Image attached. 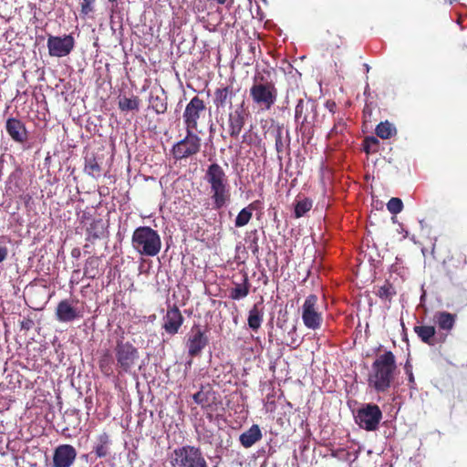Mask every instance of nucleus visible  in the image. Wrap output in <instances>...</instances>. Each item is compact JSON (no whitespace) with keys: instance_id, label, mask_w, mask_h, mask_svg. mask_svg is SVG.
Here are the masks:
<instances>
[{"instance_id":"nucleus-39","label":"nucleus","mask_w":467,"mask_h":467,"mask_svg":"<svg viewBox=\"0 0 467 467\" xmlns=\"http://www.w3.org/2000/svg\"><path fill=\"white\" fill-rule=\"evenodd\" d=\"M312 208V201L305 198L298 201L295 206V217L300 218L304 216Z\"/></svg>"},{"instance_id":"nucleus-8","label":"nucleus","mask_w":467,"mask_h":467,"mask_svg":"<svg viewBox=\"0 0 467 467\" xmlns=\"http://www.w3.org/2000/svg\"><path fill=\"white\" fill-rule=\"evenodd\" d=\"M185 130V137L176 142L171 150V152L176 161L192 157L201 150L202 140L195 133L196 130Z\"/></svg>"},{"instance_id":"nucleus-2","label":"nucleus","mask_w":467,"mask_h":467,"mask_svg":"<svg viewBox=\"0 0 467 467\" xmlns=\"http://www.w3.org/2000/svg\"><path fill=\"white\" fill-rule=\"evenodd\" d=\"M204 180L210 185L213 208L222 209L231 198L229 181L224 170L217 162H213L207 167Z\"/></svg>"},{"instance_id":"nucleus-48","label":"nucleus","mask_w":467,"mask_h":467,"mask_svg":"<svg viewBox=\"0 0 467 467\" xmlns=\"http://www.w3.org/2000/svg\"><path fill=\"white\" fill-rule=\"evenodd\" d=\"M251 248H252V252H253V254H255V253H257V252H258V244H257V241H256V239H254V240L253 241V244H252Z\"/></svg>"},{"instance_id":"nucleus-35","label":"nucleus","mask_w":467,"mask_h":467,"mask_svg":"<svg viewBox=\"0 0 467 467\" xmlns=\"http://www.w3.org/2000/svg\"><path fill=\"white\" fill-rule=\"evenodd\" d=\"M118 106L121 111L138 110L140 108V99L137 96L119 98Z\"/></svg>"},{"instance_id":"nucleus-19","label":"nucleus","mask_w":467,"mask_h":467,"mask_svg":"<svg viewBox=\"0 0 467 467\" xmlns=\"http://www.w3.org/2000/svg\"><path fill=\"white\" fill-rule=\"evenodd\" d=\"M55 314L57 320L62 323H69L82 317L81 311L74 306L69 299L58 302Z\"/></svg>"},{"instance_id":"nucleus-7","label":"nucleus","mask_w":467,"mask_h":467,"mask_svg":"<svg viewBox=\"0 0 467 467\" xmlns=\"http://www.w3.org/2000/svg\"><path fill=\"white\" fill-rule=\"evenodd\" d=\"M170 463L171 467H209L201 448L192 445L174 449Z\"/></svg>"},{"instance_id":"nucleus-50","label":"nucleus","mask_w":467,"mask_h":467,"mask_svg":"<svg viewBox=\"0 0 467 467\" xmlns=\"http://www.w3.org/2000/svg\"><path fill=\"white\" fill-rule=\"evenodd\" d=\"M371 113V110L370 109L368 108V106H366L363 109V114L366 116L367 114H369L370 115Z\"/></svg>"},{"instance_id":"nucleus-30","label":"nucleus","mask_w":467,"mask_h":467,"mask_svg":"<svg viewBox=\"0 0 467 467\" xmlns=\"http://www.w3.org/2000/svg\"><path fill=\"white\" fill-rule=\"evenodd\" d=\"M257 202V201L251 202L238 213L234 220L235 227H244L250 222L253 216V213L256 209Z\"/></svg>"},{"instance_id":"nucleus-34","label":"nucleus","mask_w":467,"mask_h":467,"mask_svg":"<svg viewBox=\"0 0 467 467\" xmlns=\"http://www.w3.org/2000/svg\"><path fill=\"white\" fill-rule=\"evenodd\" d=\"M375 130L377 136L384 140L389 139L397 133L394 125L388 120L379 123Z\"/></svg>"},{"instance_id":"nucleus-20","label":"nucleus","mask_w":467,"mask_h":467,"mask_svg":"<svg viewBox=\"0 0 467 467\" xmlns=\"http://www.w3.org/2000/svg\"><path fill=\"white\" fill-rule=\"evenodd\" d=\"M5 130L9 137L16 143L24 144L28 140L26 125L16 118H8L5 122Z\"/></svg>"},{"instance_id":"nucleus-44","label":"nucleus","mask_w":467,"mask_h":467,"mask_svg":"<svg viewBox=\"0 0 467 467\" xmlns=\"http://www.w3.org/2000/svg\"><path fill=\"white\" fill-rule=\"evenodd\" d=\"M34 326V321L30 318H24L22 321H20V327L22 330H30Z\"/></svg>"},{"instance_id":"nucleus-42","label":"nucleus","mask_w":467,"mask_h":467,"mask_svg":"<svg viewBox=\"0 0 467 467\" xmlns=\"http://www.w3.org/2000/svg\"><path fill=\"white\" fill-rule=\"evenodd\" d=\"M96 0H82L80 4V14L84 16L94 11Z\"/></svg>"},{"instance_id":"nucleus-21","label":"nucleus","mask_w":467,"mask_h":467,"mask_svg":"<svg viewBox=\"0 0 467 467\" xmlns=\"http://www.w3.org/2000/svg\"><path fill=\"white\" fill-rule=\"evenodd\" d=\"M234 96V92L232 86L217 88L213 92V105L216 110H224L227 106L231 108Z\"/></svg>"},{"instance_id":"nucleus-31","label":"nucleus","mask_w":467,"mask_h":467,"mask_svg":"<svg viewBox=\"0 0 467 467\" xmlns=\"http://www.w3.org/2000/svg\"><path fill=\"white\" fill-rule=\"evenodd\" d=\"M264 320V312L262 309H259V305L255 304L253 306V307L249 311L248 315V326L249 327L254 330L257 331Z\"/></svg>"},{"instance_id":"nucleus-47","label":"nucleus","mask_w":467,"mask_h":467,"mask_svg":"<svg viewBox=\"0 0 467 467\" xmlns=\"http://www.w3.org/2000/svg\"><path fill=\"white\" fill-rule=\"evenodd\" d=\"M81 255V252H80V249L76 247V248H73L72 251H71V256L73 258H76V259H78Z\"/></svg>"},{"instance_id":"nucleus-32","label":"nucleus","mask_w":467,"mask_h":467,"mask_svg":"<svg viewBox=\"0 0 467 467\" xmlns=\"http://www.w3.org/2000/svg\"><path fill=\"white\" fill-rule=\"evenodd\" d=\"M275 138V150L281 154L285 150V141L283 140V127L279 125H272L267 131Z\"/></svg>"},{"instance_id":"nucleus-22","label":"nucleus","mask_w":467,"mask_h":467,"mask_svg":"<svg viewBox=\"0 0 467 467\" xmlns=\"http://www.w3.org/2000/svg\"><path fill=\"white\" fill-rule=\"evenodd\" d=\"M111 444L112 441L109 434L103 431L96 436L92 446V452L96 454L97 458H106L111 452Z\"/></svg>"},{"instance_id":"nucleus-51","label":"nucleus","mask_w":467,"mask_h":467,"mask_svg":"<svg viewBox=\"0 0 467 467\" xmlns=\"http://www.w3.org/2000/svg\"><path fill=\"white\" fill-rule=\"evenodd\" d=\"M79 272H80L79 270H74V271H73V275H78V274H79Z\"/></svg>"},{"instance_id":"nucleus-5","label":"nucleus","mask_w":467,"mask_h":467,"mask_svg":"<svg viewBox=\"0 0 467 467\" xmlns=\"http://www.w3.org/2000/svg\"><path fill=\"white\" fill-rule=\"evenodd\" d=\"M132 247L143 256H156L161 249L159 233L150 226L136 228L131 236Z\"/></svg>"},{"instance_id":"nucleus-16","label":"nucleus","mask_w":467,"mask_h":467,"mask_svg":"<svg viewBox=\"0 0 467 467\" xmlns=\"http://www.w3.org/2000/svg\"><path fill=\"white\" fill-rule=\"evenodd\" d=\"M109 223L101 218L92 219L86 225V241L94 244L97 240L108 239Z\"/></svg>"},{"instance_id":"nucleus-24","label":"nucleus","mask_w":467,"mask_h":467,"mask_svg":"<svg viewBox=\"0 0 467 467\" xmlns=\"http://www.w3.org/2000/svg\"><path fill=\"white\" fill-rule=\"evenodd\" d=\"M456 319V314H451L447 311H438L433 317V320L438 327L447 332H450L454 327Z\"/></svg>"},{"instance_id":"nucleus-27","label":"nucleus","mask_w":467,"mask_h":467,"mask_svg":"<svg viewBox=\"0 0 467 467\" xmlns=\"http://www.w3.org/2000/svg\"><path fill=\"white\" fill-rule=\"evenodd\" d=\"M413 330L423 343L429 346L436 344V328L433 326H415Z\"/></svg>"},{"instance_id":"nucleus-15","label":"nucleus","mask_w":467,"mask_h":467,"mask_svg":"<svg viewBox=\"0 0 467 467\" xmlns=\"http://www.w3.org/2000/svg\"><path fill=\"white\" fill-rule=\"evenodd\" d=\"M47 45L51 57H62L72 51L75 41L70 35H66L63 37L49 36Z\"/></svg>"},{"instance_id":"nucleus-41","label":"nucleus","mask_w":467,"mask_h":467,"mask_svg":"<svg viewBox=\"0 0 467 467\" xmlns=\"http://www.w3.org/2000/svg\"><path fill=\"white\" fill-rule=\"evenodd\" d=\"M389 212L392 214L400 213L403 209V202L400 198L392 197L387 203Z\"/></svg>"},{"instance_id":"nucleus-14","label":"nucleus","mask_w":467,"mask_h":467,"mask_svg":"<svg viewBox=\"0 0 467 467\" xmlns=\"http://www.w3.org/2000/svg\"><path fill=\"white\" fill-rule=\"evenodd\" d=\"M248 116L244 103L232 109L227 115L226 130L230 137L238 138Z\"/></svg>"},{"instance_id":"nucleus-9","label":"nucleus","mask_w":467,"mask_h":467,"mask_svg":"<svg viewBox=\"0 0 467 467\" xmlns=\"http://www.w3.org/2000/svg\"><path fill=\"white\" fill-rule=\"evenodd\" d=\"M302 320L306 327L317 330L323 323V314L319 309L318 297L315 294L306 296L302 306Z\"/></svg>"},{"instance_id":"nucleus-49","label":"nucleus","mask_w":467,"mask_h":467,"mask_svg":"<svg viewBox=\"0 0 467 467\" xmlns=\"http://www.w3.org/2000/svg\"><path fill=\"white\" fill-rule=\"evenodd\" d=\"M216 2H217L218 4H220V5H225V4H227L228 2H229L230 4H232V3H233V0H216Z\"/></svg>"},{"instance_id":"nucleus-11","label":"nucleus","mask_w":467,"mask_h":467,"mask_svg":"<svg viewBox=\"0 0 467 467\" xmlns=\"http://www.w3.org/2000/svg\"><path fill=\"white\" fill-rule=\"evenodd\" d=\"M207 108L204 100L199 96H194L186 105L182 113L185 130H198V123Z\"/></svg>"},{"instance_id":"nucleus-28","label":"nucleus","mask_w":467,"mask_h":467,"mask_svg":"<svg viewBox=\"0 0 467 467\" xmlns=\"http://www.w3.org/2000/svg\"><path fill=\"white\" fill-rule=\"evenodd\" d=\"M250 283L247 274L243 275V281L240 284L234 283V287L230 291V297L234 300H239L246 297L250 292Z\"/></svg>"},{"instance_id":"nucleus-12","label":"nucleus","mask_w":467,"mask_h":467,"mask_svg":"<svg viewBox=\"0 0 467 467\" xmlns=\"http://www.w3.org/2000/svg\"><path fill=\"white\" fill-rule=\"evenodd\" d=\"M194 402L207 411V417L213 420V412L216 411L221 405L220 397L209 385L202 386L201 389L193 394Z\"/></svg>"},{"instance_id":"nucleus-23","label":"nucleus","mask_w":467,"mask_h":467,"mask_svg":"<svg viewBox=\"0 0 467 467\" xmlns=\"http://www.w3.org/2000/svg\"><path fill=\"white\" fill-rule=\"evenodd\" d=\"M263 434L257 424H253L247 431L239 436V441L244 448H250L262 440Z\"/></svg>"},{"instance_id":"nucleus-53","label":"nucleus","mask_w":467,"mask_h":467,"mask_svg":"<svg viewBox=\"0 0 467 467\" xmlns=\"http://www.w3.org/2000/svg\"><path fill=\"white\" fill-rule=\"evenodd\" d=\"M88 247H89V245H88V244H86L84 245V249H88Z\"/></svg>"},{"instance_id":"nucleus-43","label":"nucleus","mask_w":467,"mask_h":467,"mask_svg":"<svg viewBox=\"0 0 467 467\" xmlns=\"http://www.w3.org/2000/svg\"><path fill=\"white\" fill-rule=\"evenodd\" d=\"M342 45L341 37L338 36H336V40L331 43L329 40H326V46L327 49H334V48H339Z\"/></svg>"},{"instance_id":"nucleus-46","label":"nucleus","mask_w":467,"mask_h":467,"mask_svg":"<svg viewBox=\"0 0 467 467\" xmlns=\"http://www.w3.org/2000/svg\"><path fill=\"white\" fill-rule=\"evenodd\" d=\"M8 254V250L5 246L0 245V263L4 262Z\"/></svg>"},{"instance_id":"nucleus-6","label":"nucleus","mask_w":467,"mask_h":467,"mask_svg":"<svg viewBox=\"0 0 467 467\" xmlns=\"http://www.w3.org/2000/svg\"><path fill=\"white\" fill-rule=\"evenodd\" d=\"M113 355L116 369L119 375L130 374L140 359L139 349L130 341L125 340L123 336L116 340Z\"/></svg>"},{"instance_id":"nucleus-26","label":"nucleus","mask_w":467,"mask_h":467,"mask_svg":"<svg viewBox=\"0 0 467 467\" xmlns=\"http://www.w3.org/2000/svg\"><path fill=\"white\" fill-rule=\"evenodd\" d=\"M84 171L93 178H99L101 176L102 168L101 163L96 157L94 152L87 153L85 158Z\"/></svg>"},{"instance_id":"nucleus-10","label":"nucleus","mask_w":467,"mask_h":467,"mask_svg":"<svg viewBox=\"0 0 467 467\" xmlns=\"http://www.w3.org/2000/svg\"><path fill=\"white\" fill-rule=\"evenodd\" d=\"M382 419V411L376 404L368 403L357 410L355 420L357 424L368 431H376Z\"/></svg>"},{"instance_id":"nucleus-4","label":"nucleus","mask_w":467,"mask_h":467,"mask_svg":"<svg viewBox=\"0 0 467 467\" xmlns=\"http://www.w3.org/2000/svg\"><path fill=\"white\" fill-rule=\"evenodd\" d=\"M317 119V104L311 99H300L295 109L296 130L309 141L314 136V128Z\"/></svg>"},{"instance_id":"nucleus-38","label":"nucleus","mask_w":467,"mask_h":467,"mask_svg":"<svg viewBox=\"0 0 467 467\" xmlns=\"http://www.w3.org/2000/svg\"><path fill=\"white\" fill-rule=\"evenodd\" d=\"M100 371L105 376H110L113 373V359L109 352L105 353L99 360Z\"/></svg>"},{"instance_id":"nucleus-40","label":"nucleus","mask_w":467,"mask_h":467,"mask_svg":"<svg viewBox=\"0 0 467 467\" xmlns=\"http://www.w3.org/2000/svg\"><path fill=\"white\" fill-rule=\"evenodd\" d=\"M379 140L373 136L366 137L363 141V150L366 153H373L378 151Z\"/></svg>"},{"instance_id":"nucleus-29","label":"nucleus","mask_w":467,"mask_h":467,"mask_svg":"<svg viewBox=\"0 0 467 467\" xmlns=\"http://www.w3.org/2000/svg\"><path fill=\"white\" fill-rule=\"evenodd\" d=\"M375 295L383 302H390L397 291L393 284L386 280L382 285L375 286Z\"/></svg>"},{"instance_id":"nucleus-13","label":"nucleus","mask_w":467,"mask_h":467,"mask_svg":"<svg viewBox=\"0 0 467 467\" xmlns=\"http://www.w3.org/2000/svg\"><path fill=\"white\" fill-rule=\"evenodd\" d=\"M209 339L202 330L201 325L194 324L190 331L186 346L188 348V355L191 358L198 357L203 348L208 345Z\"/></svg>"},{"instance_id":"nucleus-25","label":"nucleus","mask_w":467,"mask_h":467,"mask_svg":"<svg viewBox=\"0 0 467 467\" xmlns=\"http://www.w3.org/2000/svg\"><path fill=\"white\" fill-rule=\"evenodd\" d=\"M103 273L102 261L99 256H89L84 265L83 275L88 279H95Z\"/></svg>"},{"instance_id":"nucleus-1","label":"nucleus","mask_w":467,"mask_h":467,"mask_svg":"<svg viewBox=\"0 0 467 467\" xmlns=\"http://www.w3.org/2000/svg\"><path fill=\"white\" fill-rule=\"evenodd\" d=\"M397 369L396 357L392 351L377 356L368 377V386L378 393L386 392L395 379Z\"/></svg>"},{"instance_id":"nucleus-18","label":"nucleus","mask_w":467,"mask_h":467,"mask_svg":"<svg viewBox=\"0 0 467 467\" xmlns=\"http://www.w3.org/2000/svg\"><path fill=\"white\" fill-rule=\"evenodd\" d=\"M183 317L177 306H169L166 315L163 317L162 328L169 335H175L179 332L182 323Z\"/></svg>"},{"instance_id":"nucleus-17","label":"nucleus","mask_w":467,"mask_h":467,"mask_svg":"<svg viewBox=\"0 0 467 467\" xmlns=\"http://www.w3.org/2000/svg\"><path fill=\"white\" fill-rule=\"evenodd\" d=\"M77 458V451L70 444L57 446L53 454V467H70Z\"/></svg>"},{"instance_id":"nucleus-37","label":"nucleus","mask_w":467,"mask_h":467,"mask_svg":"<svg viewBox=\"0 0 467 467\" xmlns=\"http://www.w3.org/2000/svg\"><path fill=\"white\" fill-rule=\"evenodd\" d=\"M346 132H348V125L344 119H338L335 121L333 128L329 131L327 138L335 139L337 136L345 137Z\"/></svg>"},{"instance_id":"nucleus-45","label":"nucleus","mask_w":467,"mask_h":467,"mask_svg":"<svg viewBox=\"0 0 467 467\" xmlns=\"http://www.w3.org/2000/svg\"><path fill=\"white\" fill-rule=\"evenodd\" d=\"M404 369H405L406 374L408 375L409 382L410 383H413L414 382V376H413V373H412V366H411V364L409 361L406 362V364L404 366Z\"/></svg>"},{"instance_id":"nucleus-36","label":"nucleus","mask_w":467,"mask_h":467,"mask_svg":"<svg viewBox=\"0 0 467 467\" xmlns=\"http://www.w3.org/2000/svg\"><path fill=\"white\" fill-rule=\"evenodd\" d=\"M196 434L199 442L209 445L213 444L214 440L213 431L204 425H200L196 428Z\"/></svg>"},{"instance_id":"nucleus-3","label":"nucleus","mask_w":467,"mask_h":467,"mask_svg":"<svg viewBox=\"0 0 467 467\" xmlns=\"http://www.w3.org/2000/svg\"><path fill=\"white\" fill-rule=\"evenodd\" d=\"M249 96L254 106L263 110H270L277 100L278 91L272 80H268L261 73H256L253 77Z\"/></svg>"},{"instance_id":"nucleus-52","label":"nucleus","mask_w":467,"mask_h":467,"mask_svg":"<svg viewBox=\"0 0 467 467\" xmlns=\"http://www.w3.org/2000/svg\"><path fill=\"white\" fill-rule=\"evenodd\" d=\"M221 119H222V120H223V117H221ZM221 127H222L223 129H224L223 121H222V123H221Z\"/></svg>"},{"instance_id":"nucleus-33","label":"nucleus","mask_w":467,"mask_h":467,"mask_svg":"<svg viewBox=\"0 0 467 467\" xmlns=\"http://www.w3.org/2000/svg\"><path fill=\"white\" fill-rule=\"evenodd\" d=\"M150 107L156 114H164L168 109L167 98L165 96L150 95Z\"/></svg>"}]
</instances>
